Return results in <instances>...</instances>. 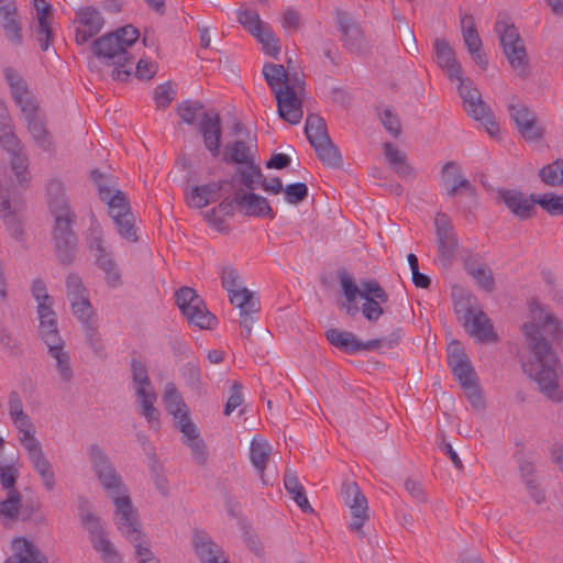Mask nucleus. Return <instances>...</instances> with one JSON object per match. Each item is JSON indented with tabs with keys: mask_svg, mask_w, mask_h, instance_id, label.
I'll return each instance as SVG.
<instances>
[{
	"mask_svg": "<svg viewBox=\"0 0 563 563\" xmlns=\"http://www.w3.org/2000/svg\"><path fill=\"white\" fill-rule=\"evenodd\" d=\"M542 328L552 334L559 345L563 346V322L553 313H547L541 325L534 322L523 323L522 333L529 356L522 364V368L538 384L542 394L552 400L560 401L558 378L561 363L552 345L544 338Z\"/></svg>",
	"mask_w": 563,
	"mask_h": 563,
	"instance_id": "f257e3e1",
	"label": "nucleus"
},
{
	"mask_svg": "<svg viewBox=\"0 0 563 563\" xmlns=\"http://www.w3.org/2000/svg\"><path fill=\"white\" fill-rule=\"evenodd\" d=\"M91 178L97 185L100 200L108 205L109 214L113 219L119 234L130 242H136L139 238L134 225V216L125 194L112 189L109 180L98 169L91 172Z\"/></svg>",
	"mask_w": 563,
	"mask_h": 563,
	"instance_id": "f03ea898",
	"label": "nucleus"
},
{
	"mask_svg": "<svg viewBox=\"0 0 563 563\" xmlns=\"http://www.w3.org/2000/svg\"><path fill=\"white\" fill-rule=\"evenodd\" d=\"M91 51L102 65L112 67V79L126 81L132 75L133 56L121 45L113 32L95 40Z\"/></svg>",
	"mask_w": 563,
	"mask_h": 563,
	"instance_id": "7ed1b4c3",
	"label": "nucleus"
},
{
	"mask_svg": "<svg viewBox=\"0 0 563 563\" xmlns=\"http://www.w3.org/2000/svg\"><path fill=\"white\" fill-rule=\"evenodd\" d=\"M460 84L457 86L459 93L463 99L464 109L467 114L476 121H482L486 131L490 135H495L499 131V126L488 104L482 99L479 90L474 86L470 78H455Z\"/></svg>",
	"mask_w": 563,
	"mask_h": 563,
	"instance_id": "20e7f679",
	"label": "nucleus"
},
{
	"mask_svg": "<svg viewBox=\"0 0 563 563\" xmlns=\"http://www.w3.org/2000/svg\"><path fill=\"white\" fill-rule=\"evenodd\" d=\"M494 29L499 36L500 45L509 64L521 78H526L529 73L528 56L517 27L511 23L498 20Z\"/></svg>",
	"mask_w": 563,
	"mask_h": 563,
	"instance_id": "39448f33",
	"label": "nucleus"
},
{
	"mask_svg": "<svg viewBox=\"0 0 563 563\" xmlns=\"http://www.w3.org/2000/svg\"><path fill=\"white\" fill-rule=\"evenodd\" d=\"M176 305L188 323L200 329H211L216 317L207 309L203 299L191 288L184 286L175 294Z\"/></svg>",
	"mask_w": 563,
	"mask_h": 563,
	"instance_id": "423d86ee",
	"label": "nucleus"
},
{
	"mask_svg": "<svg viewBox=\"0 0 563 563\" xmlns=\"http://www.w3.org/2000/svg\"><path fill=\"white\" fill-rule=\"evenodd\" d=\"M88 456L102 487L110 494H120L125 485L104 450L93 443L88 448Z\"/></svg>",
	"mask_w": 563,
	"mask_h": 563,
	"instance_id": "0eeeda50",
	"label": "nucleus"
},
{
	"mask_svg": "<svg viewBox=\"0 0 563 563\" xmlns=\"http://www.w3.org/2000/svg\"><path fill=\"white\" fill-rule=\"evenodd\" d=\"M75 222L59 218L54 221L52 229L54 252L63 265H70L77 252L78 236L73 229Z\"/></svg>",
	"mask_w": 563,
	"mask_h": 563,
	"instance_id": "6e6552de",
	"label": "nucleus"
},
{
	"mask_svg": "<svg viewBox=\"0 0 563 563\" xmlns=\"http://www.w3.org/2000/svg\"><path fill=\"white\" fill-rule=\"evenodd\" d=\"M438 260L442 267L451 266L459 246L457 238L448 214L439 212L434 219Z\"/></svg>",
	"mask_w": 563,
	"mask_h": 563,
	"instance_id": "1a4fd4ad",
	"label": "nucleus"
},
{
	"mask_svg": "<svg viewBox=\"0 0 563 563\" xmlns=\"http://www.w3.org/2000/svg\"><path fill=\"white\" fill-rule=\"evenodd\" d=\"M342 494L344 503L350 508L352 515V521L349 527L363 538L365 536L363 526L369 518L367 499L355 482L343 483Z\"/></svg>",
	"mask_w": 563,
	"mask_h": 563,
	"instance_id": "9d476101",
	"label": "nucleus"
},
{
	"mask_svg": "<svg viewBox=\"0 0 563 563\" xmlns=\"http://www.w3.org/2000/svg\"><path fill=\"white\" fill-rule=\"evenodd\" d=\"M338 25L345 49L358 56L368 53V45L363 30L349 14L339 12Z\"/></svg>",
	"mask_w": 563,
	"mask_h": 563,
	"instance_id": "9b49d317",
	"label": "nucleus"
},
{
	"mask_svg": "<svg viewBox=\"0 0 563 563\" xmlns=\"http://www.w3.org/2000/svg\"><path fill=\"white\" fill-rule=\"evenodd\" d=\"M448 364L461 387L477 382V375L464 349L459 342H452L448 349Z\"/></svg>",
	"mask_w": 563,
	"mask_h": 563,
	"instance_id": "f8f14e48",
	"label": "nucleus"
},
{
	"mask_svg": "<svg viewBox=\"0 0 563 563\" xmlns=\"http://www.w3.org/2000/svg\"><path fill=\"white\" fill-rule=\"evenodd\" d=\"M499 196L508 210L520 220H528L534 217L536 205L539 196L531 194L527 197L519 190L501 189Z\"/></svg>",
	"mask_w": 563,
	"mask_h": 563,
	"instance_id": "ddd939ff",
	"label": "nucleus"
},
{
	"mask_svg": "<svg viewBox=\"0 0 563 563\" xmlns=\"http://www.w3.org/2000/svg\"><path fill=\"white\" fill-rule=\"evenodd\" d=\"M24 208L22 203L12 202L5 190L0 188V218L7 231L14 239L20 240L23 235Z\"/></svg>",
	"mask_w": 563,
	"mask_h": 563,
	"instance_id": "4468645a",
	"label": "nucleus"
},
{
	"mask_svg": "<svg viewBox=\"0 0 563 563\" xmlns=\"http://www.w3.org/2000/svg\"><path fill=\"white\" fill-rule=\"evenodd\" d=\"M115 506V515L119 517L118 529L123 536H133L139 528L137 515L134 510L132 500L128 495V489H124L120 494H110Z\"/></svg>",
	"mask_w": 563,
	"mask_h": 563,
	"instance_id": "2eb2a0df",
	"label": "nucleus"
},
{
	"mask_svg": "<svg viewBox=\"0 0 563 563\" xmlns=\"http://www.w3.org/2000/svg\"><path fill=\"white\" fill-rule=\"evenodd\" d=\"M47 205L54 221L66 219L76 221V213L71 210L64 185L58 180H51L47 184Z\"/></svg>",
	"mask_w": 563,
	"mask_h": 563,
	"instance_id": "dca6fc26",
	"label": "nucleus"
},
{
	"mask_svg": "<svg viewBox=\"0 0 563 563\" xmlns=\"http://www.w3.org/2000/svg\"><path fill=\"white\" fill-rule=\"evenodd\" d=\"M76 22L81 25L77 29L75 37L76 43L79 45L85 44L89 38L98 34L104 23L100 12L93 7L81 8L77 12Z\"/></svg>",
	"mask_w": 563,
	"mask_h": 563,
	"instance_id": "f3484780",
	"label": "nucleus"
},
{
	"mask_svg": "<svg viewBox=\"0 0 563 563\" xmlns=\"http://www.w3.org/2000/svg\"><path fill=\"white\" fill-rule=\"evenodd\" d=\"M277 110L279 117L290 124H298L302 118V103L295 86H286L285 91H277Z\"/></svg>",
	"mask_w": 563,
	"mask_h": 563,
	"instance_id": "a211bd4d",
	"label": "nucleus"
},
{
	"mask_svg": "<svg viewBox=\"0 0 563 563\" xmlns=\"http://www.w3.org/2000/svg\"><path fill=\"white\" fill-rule=\"evenodd\" d=\"M199 130L203 137V143L207 150L210 151L213 157H217L220 153L221 136H222V123L219 113L212 114L205 112Z\"/></svg>",
	"mask_w": 563,
	"mask_h": 563,
	"instance_id": "6ab92c4d",
	"label": "nucleus"
},
{
	"mask_svg": "<svg viewBox=\"0 0 563 563\" xmlns=\"http://www.w3.org/2000/svg\"><path fill=\"white\" fill-rule=\"evenodd\" d=\"M463 327L471 336L479 342L498 341V335L494 331L490 319L481 309H477L468 319H465Z\"/></svg>",
	"mask_w": 563,
	"mask_h": 563,
	"instance_id": "aec40b11",
	"label": "nucleus"
},
{
	"mask_svg": "<svg viewBox=\"0 0 563 563\" xmlns=\"http://www.w3.org/2000/svg\"><path fill=\"white\" fill-rule=\"evenodd\" d=\"M235 205L249 217H275L266 198L254 192L245 194L242 190L234 192Z\"/></svg>",
	"mask_w": 563,
	"mask_h": 563,
	"instance_id": "412c9836",
	"label": "nucleus"
},
{
	"mask_svg": "<svg viewBox=\"0 0 563 563\" xmlns=\"http://www.w3.org/2000/svg\"><path fill=\"white\" fill-rule=\"evenodd\" d=\"M441 178L446 187V195L455 197L460 189L466 190L471 196H475V188L468 179L463 177L461 166L454 162H448L442 166Z\"/></svg>",
	"mask_w": 563,
	"mask_h": 563,
	"instance_id": "4be33fe9",
	"label": "nucleus"
},
{
	"mask_svg": "<svg viewBox=\"0 0 563 563\" xmlns=\"http://www.w3.org/2000/svg\"><path fill=\"white\" fill-rule=\"evenodd\" d=\"M37 313L40 318L38 331L45 344H64L57 329V317L52 309V302H40L37 305Z\"/></svg>",
	"mask_w": 563,
	"mask_h": 563,
	"instance_id": "5701e85b",
	"label": "nucleus"
},
{
	"mask_svg": "<svg viewBox=\"0 0 563 563\" xmlns=\"http://www.w3.org/2000/svg\"><path fill=\"white\" fill-rule=\"evenodd\" d=\"M434 53L438 66L446 71V75L451 80L461 78V75H463L462 66L456 59L454 49L450 46L446 40H435Z\"/></svg>",
	"mask_w": 563,
	"mask_h": 563,
	"instance_id": "b1692460",
	"label": "nucleus"
},
{
	"mask_svg": "<svg viewBox=\"0 0 563 563\" xmlns=\"http://www.w3.org/2000/svg\"><path fill=\"white\" fill-rule=\"evenodd\" d=\"M0 25L5 37L16 46L23 42L22 27L18 15L15 2L0 5Z\"/></svg>",
	"mask_w": 563,
	"mask_h": 563,
	"instance_id": "393cba45",
	"label": "nucleus"
},
{
	"mask_svg": "<svg viewBox=\"0 0 563 563\" xmlns=\"http://www.w3.org/2000/svg\"><path fill=\"white\" fill-rule=\"evenodd\" d=\"M234 179L220 180L201 186H195L189 195L188 205L201 209L221 198V190L224 185H233Z\"/></svg>",
	"mask_w": 563,
	"mask_h": 563,
	"instance_id": "a878e982",
	"label": "nucleus"
},
{
	"mask_svg": "<svg viewBox=\"0 0 563 563\" xmlns=\"http://www.w3.org/2000/svg\"><path fill=\"white\" fill-rule=\"evenodd\" d=\"M338 278L345 297V301L339 302V307L345 310V313L350 317H355L360 312V308L355 303L357 296L361 295V288L357 287L354 279L346 272L345 268L338 271Z\"/></svg>",
	"mask_w": 563,
	"mask_h": 563,
	"instance_id": "bb28decb",
	"label": "nucleus"
},
{
	"mask_svg": "<svg viewBox=\"0 0 563 563\" xmlns=\"http://www.w3.org/2000/svg\"><path fill=\"white\" fill-rule=\"evenodd\" d=\"M163 400L168 412L173 415L177 428L187 421H191L187 406L174 383L166 384Z\"/></svg>",
	"mask_w": 563,
	"mask_h": 563,
	"instance_id": "cd10ccee",
	"label": "nucleus"
},
{
	"mask_svg": "<svg viewBox=\"0 0 563 563\" xmlns=\"http://www.w3.org/2000/svg\"><path fill=\"white\" fill-rule=\"evenodd\" d=\"M179 431L184 434V442L188 445L198 464L205 465L208 457L205 441L200 438L199 431L192 421L183 423Z\"/></svg>",
	"mask_w": 563,
	"mask_h": 563,
	"instance_id": "c85d7f7f",
	"label": "nucleus"
},
{
	"mask_svg": "<svg viewBox=\"0 0 563 563\" xmlns=\"http://www.w3.org/2000/svg\"><path fill=\"white\" fill-rule=\"evenodd\" d=\"M195 551L201 563H219L222 556L221 549L209 538L205 531H195L192 537Z\"/></svg>",
	"mask_w": 563,
	"mask_h": 563,
	"instance_id": "c756f323",
	"label": "nucleus"
},
{
	"mask_svg": "<svg viewBox=\"0 0 563 563\" xmlns=\"http://www.w3.org/2000/svg\"><path fill=\"white\" fill-rule=\"evenodd\" d=\"M81 521L89 532L93 549L100 553L103 551H111V547L113 545L104 537V531L100 523L99 517L92 512L87 511V514L81 515Z\"/></svg>",
	"mask_w": 563,
	"mask_h": 563,
	"instance_id": "7c9ffc66",
	"label": "nucleus"
},
{
	"mask_svg": "<svg viewBox=\"0 0 563 563\" xmlns=\"http://www.w3.org/2000/svg\"><path fill=\"white\" fill-rule=\"evenodd\" d=\"M14 548L16 553L8 558L5 563H47L37 547L26 539H16Z\"/></svg>",
	"mask_w": 563,
	"mask_h": 563,
	"instance_id": "2f4dec72",
	"label": "nucleus"
},
{
	"mask_svg": "<svg viewBox=\"0 0 563 563\" xmlns=\"http://www.w3.org/2000/svg\"><path fill=\"white\" fill-rule=\"evenodd\" d=\"M284 486L286 492L303 512L312 514L314 511L306 496V490L299 483L295 472L286 470L284 475Z\"/></svg>",
	"mask_w": 563,
	"mask_h": 563,
	"instance_id": "473e14b6",
	"label": "nucleus"
},
{
	"mask_svg": "<svg viewBox=\"0 0 563 563\" xmlns=\"http://www.w3.org/2000/svg\"><path fill=\"white\" fill-rule=\"evenodd\" d=\"M262 73L275 97L277 91H285L286 86H291L290 76L283 65L266 63L263 66Z\"/></svg>",
	"mask_w": 563,
	"mask_h": 563,
	"instance_id": "72a5a7b5",
	"label": "nucleus"
},
{
	"mask_svg": "<svg viewBox=\"0 0 563 563\" xmlns=\"http://www.w3.org/2000/svg\"><path fill=\"white\" fill-rule=\"evenodd\" d=\"M464 268L484 290L490 292L495 289V279L492 269L486 265L481 264L474 257H468L464 262Z\"/></svg>",
	"mask_w": 563,
	"mask_h": 563,
	"instance_id": "f704fd0d",
	"label": "nucleus"
},
{
	"mask_svg": "<svg viewBox=\"0 0 563 563\" xmlns=\"http://www.w3.org/2000/svg\"><path fill=\"white\" fill-rule=\"evenodd\" d=\"M325 338L331 345L345 353L354 354L358 352L360 340L352 332L331 328L325 331Z\"/></svg>",
	"mask_w": 563,
	"mask_h": 563,
	"instance_id": "c9c22d12",
	"label": "nucleus"
},
{
	"mask_svg": "<svg viewBox=\"0 0 563 563\" xmlns=\"http://www.w3.org/2000/svg\"><path fill=\"white\" fill-rule=\"evenodd\" d=\"M222 161L227 164L246 165L254 162V156L247 144L244 141L238 140L224 146Z\"/></svg>",
	"mask_w": 563,
	"mask_h": 563,
	"instance_id": "e433bc0d",
	"label": "nucleus"
},
{
	"mask_svg": "<svg viewBox=\"0 0 563 563\" xmlns=\"http://www.w3.org/2000/svg\"><path fill=\"white\" fill-rule=\"evenodd\" d=\"M322 164L330 168H339L343 165V158L339 147L332 142L331 137H327L322 142L311 145Z\"/></svg>",
	"mask_w": 563,
	"mask_h": 563,
	"instance_id": "4c0bfd02",
	"label": "nucleus"
},
{
	"mask_svg": "<svg viewBox=\"0 0 563 563\" xmlns=\"http://www.w3.org/2000/svg\"><path fill=\"white\" fill-rule=\"evenodd\" d=\"M272 448L271 445L264 441L263 439H256L254 438L251 443V462L253 466L260 473V477L263 484H267V481L265 479V468L266 463L269 457Z\"/></svg>",
	"mask_w": 563,
	"mask_h": 563,
	"instance_id": "58836bf2",
	"label": "nucleus"
},
{
	"mask_svg": "<svg viewBox=\"0 0 563 563\" xmlns=\"http://www.w3.org/2000/svg\"><path fill=\"white\" fill-rule=\"evenodd\" d=\"M22 505L21 494L16 489L8 492L7 498L0 501V520L5 525L16 521Z\"/></svg>",
	"mask_w": 563,
	"mask_h": 563,
	"instance_id": "ea45409f",
	"label": "nucleus"
},
{
	"mask_svg": "<svg viewBox=\"0 0 563 563\" xmlns=\"http://www.w3.org/2000/svg\"><path fill=\"white\" fill-rule=\"evenodd\" d=\"M305 134L310 145H314L318 142L324 141L327 137H330L324 119L317 113H310L307 115Z\"/></svg>",
	"mask_w": 563,
	"mask_h": 563,
	"instance_id": "a19ab883",
	"label": "nucleus"
},
{
	"mask_svg": "<svg viewBox=\"0 0 563 563\" xmlns=\"http://www.w3.org/2000/svg\"><path fill=\"white\" fill-rule=\"evenodd\" d=\"M51 9L52 7L48 3H45L44 7L36 5L38 21L37 40L42 51H47L53 40V31L51 27V23L47 19Z\"/></svg>",
	"mask_w": 563,
	"mask_h": 563,
	"instance_id": "79ce46f5",
	"label": "nucleus"
},
{
	"mask_svg": "<svg viewBox=\"0 0 563 563\" xmlns=\"http://www.w3.org/2000/svg\"><path fill=\"white\" fill-rule=\"evenodd\" d=\"M229 294V299L232 305L239 308L240 313L247 311H258L260 301L255 298L254 294L246 287L235 289Z\"/></svg>",
	"mask_w": 563,
	"mask_h": 563,
	"instance_id": "37998d69",
	"label": "nucleus"
},
{
	"mask_svg": "<svg viewBox=\"0 0 563 563\" xmlns=\"http://www.w3.org/2000/svg\"><path fill=\"white\" fill-rule=\"evenodd\" d=\"M136 395L142 398V410L141 413L145 417L147 422L152 427H158V411L153 406V402L156 400V394L152 389H146L144 387H137Z\"/></svg>",
	"mask_w": 563,
	"mask_h": 563,
	"instance_id": "c03bdc74",
	"label": "nucleus"
},
{
	"mask_svg": "<svg viewBox=\"0 0 563 563\" xmlns=\"http://www.w3.org/2000/svg\"><path fill=\"white\" fill-rule=\"evenodd\" d=\"M27 129L37 146L48 150L52 145L49 134L38 113L26 117Z\"/></svg>",
	"mask_w": 563,
	"mask_h": 563,
	"instance_id": "a18cd8bd",
	"label": "nucleus"
},
{
	"mask_svg": "<svg viewBox=\"0 0 563 563\" xmlns=\"http://www.w3.org/2000/svg\"><path fill=\"white\" fill-rule=\"evenodd\" d=\"M96 264L104 272L106 280L109 286L115 287L121 283L120 271L118 269V265L110 253L104 252L96 254Z\"/></svg>",
	"mask_w": 563,
	"mask_h": 563,
	"instance_id": "49530a36",
	"label": "nucleus"
},
{
	"mask_svg": "<svg viewBox=\"0 0 563 563\" xmlns=\"http://www.w3.org/2000/svg\"><path fill=\"white\" fill-rule=\"evenodd\" d=\"M463 41L467 51L482 47V40L476 30L475 21L473 15L464 14L460 19Z\"/></svg>",
	"mask_w": 563,
	"mask_h": 563,
	"instance_id": "de8ad7c7",
	"label": "nucleus"
},
{
	"mask_svg": "<svg viewBox=\"0 0 563 563\" xmlns=\"http://www.w3.org/2000/svg\"><path fill=\"white\" fill-rule=\"evenodd\" d=\"M234 203V197L232 199L225 198L217 207L206 213L207 220L213 224L218 231H223L221 225L223 224L225 217L233 216Z\"/></svg>",
	"mask_w": 563,
	"mask_h": 563,
	"instance_id": "09e8293b",
	"label": "nucleus"
},
{
	"mask_svg": "<svg viewBox=\"0 0 563 563\" xmlns=\"http://www.w3.org/2000/svg\"><path fill=\"white\" fill-rule=\"evenodd\" d=\"M235 175L240 177L241 184L251 191L257 188L263 178V173L255 162L238 168Z\"/></svg>",
	"mask_w": 563,
	"mask_h": 563,
	"instance_id": "8fccbe9b",
	"label": "nucleus"
},
{
	"mask_svg": "<svg viewBox=\"0 0 563 563\" xmlns=\"http://www.w3.org/2000/svg\"><path fill=\"white\" fill-rule=\"evenodd\" d=\"M47 347L49 355L56 360L62 379L69 382L73 377V371L69 365V355L63 350L64 344H52L47 345Z\"/></svg>",
	"mask_w": 563,
	"mask_h": 563,
	"instance_id": "3c124183",
	"label": "nucleus"
},
{
	"mask_svg": "<svg viewBox=\"0 0 563 563\" xmlns=\"http://www.w3.org/2000/svg\"><path fill=\"white\" fill-rule=\"evenodd\" d=\"M10 158V165L12 170L15 174L16 180L23 187H26L30 181L29 172H27V157L24 153H22V148L16 152H12Z\"/></svg>",
	"mask_w": 563,
	"mask_h": 563,
	"instance_id": "603ef678",
	"label": "nucleus"
},
{
	"mask_svg": "<svg viewBox=\"0 0 563 563\" xmlns=\"http://www.w3.org/2000/svg\"><path fill=\"white\" fill-rule=\"evenodd\" d=\"M238 21L243 25L254 37L266 27L268 24L264 23L258 13L252 10H244L238 13Z\"/></svg>",
	"mask_w": 563,
	"mask_h": 563,
	"instance_id": "864d4df0",
	"label": "nucleus"
},
{
	"mask_svg": "<svg viewBox=\"0 0 563 563\" xmlns=\"http://www.w3.org/2000/svg\"><path fill=\"white\" fill-rule=\"evenodd\" d=\"M562 165L563 159H556L553 163L543 166L539 170V177L545 185L551 187L563 185V177L561 176Z\"/></svg>",
	"mask_w": 563,
	"mask_h": 563,
	"instance_id": "5fc2aeb1",
	"label": "nucleus"
},
{
	"mask_svg": "<svg viewBox=\"0 0 563 563\" xmlns=\"http://www.w3.org/2000/svg\"><path fill=\"white\" fill-rule=\"evenodd\" d=\"M537 203L550 216H563V196L554 192H547L539 196Z\"/></svg>",
	"mask_w": 563,
	"mask_h": 563,
	"instance_id": "6e6d98bb",
	"label": "nucleus"
},
{
	"mask_svg": "<svg viewBox=\"0 0 563 563\" xmlns=\"http://www.w3.org/2000/svg\"><path fill=\"white\" fill-rule=\"evenodd\" d=\"M12 97L25 118L38 113L37 102L27 87L13 93Z\"/></svg>",
	"mask_w": 563,
	"mask_h": 563,
	"instance_id": "4d7b16f0",
	"label": "nucleus"
},
{
	"mask_svg": "<svg viewBox=\"0 0 563 563\" xmlns=\"http://www.w3.org/2000/svg\"><path fill=\"white\" fill-rule=\"evenodd\" d=\"M22 521H30L35 526H43L46 523L44 512L40 508L38 501L30 500L22 505L20 510Z\"/></svg>",
	"mask_w": 563,
	"mask_h": 563,
	"instance_id": "13d9d810",
	"label": "nucleus"
},
{
	"mask_svg": "<svg viewBox=\"0 0 563 563\" xmlns=\"http://www.w3.org/2000/svg\"><path fill=\"white\" fill-rule=\"evenodd\" d=\"M516 451L514 453V459L518 463L519 472L526 482L527 478H533L534 475V464L526 456L525 446L521 441H516Z\"/></svg>",
	"mask_w": 563,
	"mask_h": 563,
	"instance_id": "bf43d9fd",
	"label": "nucleus"
},
{
	"mask_svg": "<svg viewBox=\"0 0 563 563\" xmlns=\"http://www.w3.org/2000/svg\"><path fill=\"white\" fill-rule=\"evenodd\" d=\"M255 37L263 45L265 54L275 58L278 56L280 52L279 41L275 36L269 25L264 27V30L258 34V36Z\"/></svg>",
	"mask_w": 563,
	"mask_h": 563,
	"instance_id": "052dcab7",
	"label": "nucleus"
},
{
	"mask_svg": "<svg viewBox=\"0 0 563 563\" xmlns=\"http://www.w3.org/2000/svg\"><path fill=\"white\" fill-rule=\"evenodd\" d=\"M133 536H124L131 543H133L135 548V555L140 563H152L156 561L153 552L148 549L147 545L142 544L143 533L140 529L136 530Z\"/></svg>",
	"mask_w": 563,
	"mask_h": 563,
	"instance_id": "680f3d73",
	"label": "nucleus"
},
{
	"mask_svg": "<svg viewBox=\"0 0 563 563\" xmlns=\"http://www.w3.org/2000/svg\"><path fill=\"white\" fill-rule=\"evenodd\" d=\"M205 108L203 103L200 101H184L178 104L177 113L180 115L181 120L187 124H196L197 114Z\"/></svg>",
	"mask_w": 563,
	"mask_h": 563,
	"instance_id": "e2e57ef3",
	"label": "nucleus"
},
{
	"mask_svg": "<svg viewBox=\"0 0 563 563\" xmlns=\"http://www.w3.org/2000/svg\"><path fill=\"white\" fill-rule=\"evenodd\" d=\"M521 136L528 142H538L543 139L545 129L538 124L537 117L518 129Z\"/></svg>",
	"mask_w": 563,
	"mask_h": 563,
	"instance_id": "0e129e2a",
	"label": "nucleus"
},
{
	"mask_svg": "<svg viewBox=\"0 0 563 563\" xmlns=\"http://www.w3.org/2000/svg\"><path fill=\"white\" fill-rule=\"evenodd\" d=\"M82 325L87 343L96 353H101L103 351V343L98 332L97 320L87 321Z\"/></svg>",
	"mask_w": 563,
	"mask_h": 563,
	"instance_id": "69168bd1",
	"label": "nucleus"
},
{
	"mask_svg": "<svg viewBox=\"0 0 563 563\" xmlns=\"http://www.w3.org/2000/svg\"><path fill=\"white\" fill-rule=\"evenodd\" d=\"M0 146L9 153L22 148L19 139L12 130L11 123L0 126Z\"/></svg>",
	"mask_w": 563,
	"mask_h": 563,
	"instance_id": "338daca9",
	"label": "nucleus"
},
{
	"mask_svg": "<svg viewBox=\"0 0 563 563\" xmlns=\"http://www.w3.org/2000/svg\"><path fill=\"white\" fill-rule=\"evenodd\" d=\"M508 111L517 129L536 117V114L523 103L509 104Z\"/></svg>",
	"mask_w": 563,
	"mask_h": 563,
	"instance_id": "774afa93",
	"label": "nucleus"
}]
</instances>
